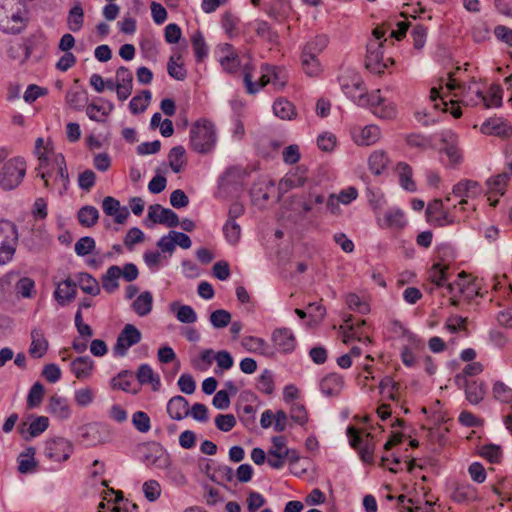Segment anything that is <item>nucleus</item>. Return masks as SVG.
<instances>
[{"mask_svg": "<svg viewBox=\"0 0 512 512\" xmlns=\"http://www.w3.org/2000/svg\"><path fill=\"white\" fill-rule=\"evenodd\" d=\"M27 25V11L23 0H0V30L18 34Z\"/></svg>", "mask_w": 512, "mask_h": 512, "instance_id": "1", "label": "nucleus"}, {"mask_svg": "<svg viewBox=\"0 0 512 512\" xmlns=\"http://www.w3.org/2000/svg\"><path fill=\"white\" fill-rule=\"evenodd\" d=\"M217 141L214 124L206 119L196 121L190 129V146L200 154L210 153Z\"/></svg>", "mask_w": 512, "mask_h": 512, "instance_id": "2", "label": "nucleus"}, {"mask_svg": "<svg viewBox=\"0 0 512 512\" xmlns=\"http://www.w3.org/2000/svg\"><path fill=\"white\" fill-rule=\"evenodd\" d=\"M393 331L395 333H401L407 338V344L402 347L400 353L402 363L406 367H415L420 364L424 356L423 342L397 321L393 323Z\"/></svg>", "mask_w": 512, "mask_h": 512, "instance_id": "3", "label": "nucleus"}, {"mask_svg": "<svg viewBox=\"0 0 512 512\" xmlns=\"http://www.w3.org/2000/svg\"><path fill=\"white\" fill-rule=\"evenodd\" d=\"M18 245V229L10 220L0 218V265L9 263Z\"/></svg>", "mask_w": 512, "mask_h": 512, "instance_id": "4", "label": "nucleus"}, {"mask_svg": "<svg viewBox=\"0 0 512 512\" xmlns=\"http://www.w3.org/2000/svg\"><path fill=\"white\" fill-rule=\"evenodd\" d=\"M338 81L343 93L357 105H365L367 102L363 96L365 87L361 75L354 69L342 70Z\"/></svg>", "mask_w": 512, "mask_h": 512, "instance_id": "5", "label": "nucleus"}, {"mask_svg": "<svg viewBox=\"0 0 512 512\" xmlns=\"http://www.w3.org/2000/svg\"><path fill=\"white\" fill-rule=\"evenodd\" d=\"M26 162L21 157L9 159L0 171V186L4 190H12L22 182L26 174Z\"/></svg>", "mask_w": 512, "mask_h": 512, "instance_id": "6", "label": "nucleus"}, {"mask_svg": "<svg viewBox=\"0 0 512 512\" xmlns=\"http://www.w3.org/2000/svg\"><path fill=\"white\" fill-rule=\"evenodd\" d=\"M461 70L460 67L456 68L455 72H450L448 74V79L445 83V88L448 93L453 94L454 97L457 98L456 102H462L466 105H473L477 104V101H474L473 98H468V92L471 91V86L466 88V85L459 81V79L456 77L457 73ZM450 103L452 104L450 113L455 118H459L462 115V111L460 107H455L454 103L455 101L451 98Z\"/></svg>", "mask_w": 512, "mask_h": 512, "instance_id": "7", "label": "nucleus"}, {"mask_svg": "<svg viewBox=\"0 0 512 512\" xmlns=\"http://www.w3.org/2000/svg\"><path fill=\"white\" fill-rule=\"evenodd\" d=\"M142 461L149 467L158 469H170L172 460L167 450L157 442L143 444Z\"/></svg>", "mask_w": 512, "mask_h": 512, "instance_id": "8", "label": "nucleus"}, {"mask_svg": "<svg viewBox=\"0 0 512 512\" xmlns=\"http://www.w3.org/2000/svg\"><path fill=\"white\" fill-rule=\"evenodd\" d=\"M457 206L454 205L453 209H445L444 201L442 199H434L431 201L426 209L428 221L438 227H444L459 222L456 215Z\"/></svg>", "mask_w": 512, "mask_h": 512, "instance_id": "9", "label": "nucleus"}, {"mask_svg": "<svg viewBox=\"0 0 512 512\" xmlns=\"http://www.w3.org/2000/svg\"><path fill=\"white\" fill-rule=\"evenodd\" d=\"M383 42L370 41L367 44V55L365 59L366 68L375 74L384 73L385 69L388 67V62L393 64L394 61L391 58H388L386 61L383 59L382 52Z\"/></svg>", "mask_w": 512, "mask_h": 512, "instance_id": "10", "label": "nucleus"}, {"mask_svg": "<svg viewBox=\"0 0 512 512\" xmlns=\"http://www.w3.org/2000/svg\"><path fill=\"white\" fill-rule=\"evenodd\" d=\"M73 452V444L63 438L56 437L45 443L44 455L55 462H64L69 459Z\"/></svg>", "mask_w": 512, "mask_h": 512, "instance_id": "11", "label": "nucleus"}, {"mask_svg": "<svg viewBox=\"0 0 512 512\" xmlns=\"http://www.w3.org/2000/svg\"><path fill=\"white\" fill-rule=\"evenodd\" d=\"M142 334L140 330L133 324H126L118 334L116 344L113 347L114 354L117 356H125L130 347L141 341Z\"/></svg>", "mask_w": 512, "mask_h": 512, "instance_id": "12", "label": "nucleus"}, {"mask_svg": "<svg viewBox=\"0 0 512 512\" xmlns=\"http://www.w3.org/2000/svg\"><path fill=\"white\" fill-rule=\"evenodd\" d=\"M347 436L349 438L350 445L355 449H359L361 459L366 463H371L373 461L374 454V445L370 442L372 439L371 434L368 433L366 435L363 445V439L355 427L349 426L347 428Z\"/></svg>", "mask_w": 512, "mask_h": 512, "instance_id": "13", "label": "nucleus"}, {"mask_svg": "<svg viewBox=\"0 0 512 512\" xmlns=\"http://www.w3.org/2000/svg\"><path fill=\"white\" fill-rule=\"evenodd\" d=\"M271 340L274 347L282 353H289L295 349L296 339L288 328H277L273 331Z\"/></svg>", "mask_w": 512, "mask_h": 512, "instance_id": "14", "label": "nucleus"}, {"mask_svg": "<svg viewBox=\"0 0 512 512\" xmlns=\"http://www.w3.org/2000/svg\"><path fill=\"white\" fill-rule=\"evenodd\" d=\"M483 193L479 182L471 179H462L452 188V194L460 199H474Z\"/></svg>", "mask_w": 512, "mask_h": 512, "instance_id": "15", "label": "nucleus"}, {"mask_svg": "<svg viewBox=\"0 0 512 512\" xmlns=\"http://www.w3.org/2000/svg\"><path fill=\"white\" fill-rule=\"evenodd\" d=\"M102 209L107 216H112L117 224L125 223L129 216L128 208L121 206L119 200L112 196L103 199Z\"/></svg>", "mask_w": 512, "mask_h": 512, "instance_id": "16", "label": "nucleus"}, {"mask_svg": "<svg viewBox=\"0 0 512 512\" xmlns=\"http://www.w3.org/2000/svg\"><path fill=\"white\" fill-rule=\"evenodd\" d=\"M113 110L114 105L112 102L98 98V103L92 102L87 105L86 114L90 120L103 123Z\"/></svg>", "mask_w": 512, "mask_h": 512, "instance_id": "17", "label": "nucleus"}, {"mask_svg": "<svg viewBox=\"0 0 512 512\" xmlns=\"http://www.w3.org/2000/svg\"><path fill=\"white\" fill-rule=\"evenodd\" d=\"M242 347L250 353H258L266 357H273L275 351L273 348L263 339L256 336H245L241 340Z\"/></svg>", "mask_w": 512, "mask_h": 512, "instance_id": "18", "label": "nucleus"}, {"mask_svg": "<svg viewBox=\"0 0 512 512\" xmlns=\"http://www.w3.org/2000/svg\"><path fill=\"white\" fill-rule=\"evenodd\" d=\"M405 214L400 208L388 209L383 218H378V224L382 228L402 229L406 225Z\"/></svg>", "mask_w": 512, "mask_h": 512, "instance_id": "19", "label": "nucleus"}, {"mask_svg": "<svg viewBox=\"0 0 512 512\" xmlns=\"http://www.w3.org/2000/svg\"><path fill=\"white\" fill-rule=\"evenodd\" d=\"M47 411L60 420H66L71 416V407L68 400L58 395L50 397Z\"/></svg>", "mask_w": 512, "mask_h": 512, "instance_id": "20", "label": "nucleus"}, {"mask_svg": "<svg viewBox=\"0 0 512 512\" xmlns=\"http://www.w3.org/2000/svg\"><path fill=\"white\" fill-rule=\"evenodd\" d=\"M344 386V378L337 373H330L322 378L320 390L326 396H337Z\"/></svg>", "mask_w": 512, "mask_h": 512, "instance_id": "21", "label": "nucleus"}, {"mask_svg": "<svg viewBox=\"0 0 512 512\" xmlns=\"http://www.w3.org/2000/svg\"><path fill=\"white\" fill-rule=\"evenodd\" d=\"M381 137V132L376 125H367L358 132L353 133V139L357 145L370 146L375 144Z\"/></svg>", "mask_w": 512, "mask_h": 512, "instance_id": "22", "label": "nucleus"}, {"mask_svg": "<svg viewBox=\"0 0 512 512\" xmlns=\"http://www.w3.org/2000/svg\"><path fill=\"white\" fill-rule=\"evenodd\" d=\"M306 170L302 167H297L294 171L286 174L279 183V188L287 192L293 188L302 187L306 183Z\"/></svg>", "mask_w": 512, "mask_h": 512, "instance_id": "23", "label": "nucleus"}, {"mask_svg": "<svg viewBox=\"0 0 512 512\" xmlns=\"http://www.w3.org/2000/svg\"><path fill=\"white\" fill-rule=\"evenodd\" d=\"M48 341L44 335L42 329L34 328L31 331V344L29 348V354L33 358H41L45 355L48 350Z\"/></svg>", "mask_w": 512, "mask_h": 512, "instance_id": "24", "label": "nucleus"}, {"mask_svg": "<svg viewBox=\"0 0 512 512\" xmlns=\"http://www.w3.org/2000/svg\"><path fill=\"white\" fill-rule=\"evenodd\" d=\"M261 72H262V75H261L259 81L253 82L252 81V73H251L249 67L245 66L243 81H244V84H245V87H246L248 93L255 94L262 87H264L268 83H271L270 82L271 81L270 74L267 71V64H265L261 67Z\"/></svg>", "mask_w": 512, "mask_h": 512, "instance_id": "25", "label": "nucleus"}, {"mask_svg": "<svg viewBox=\"0 0 512 512\" xmlns=\"http://www.w3.org/2000/svg\"><path fill=\"white\" fill-rule=\"evenodd\" d=\"M167 413L174 420H182L189 415V403L183 396L172 397L167 403Z\"/></svg>", "mask_w": 512, "mask_h": 512, "instance_id": "26", "label": "nucleus"}, {"mask_svg": "<svg viewBox=\"0 0 512 512\" xmlns=\"http://www.w3.org/2000/svg\"><path fill=\"white\" fill-rule=\"evenodd\" d=\"M441 140L445 144V147L442 148L444 153L449 158L452 164L460 163L462 159L461 152L456 145L457 137L451 131H445L441 134Z\"/></svg>", "mask_w": 512, "mask_h": 512, "instance_id": "27", "label": "nucleus"}, {"mask_svg": "<svg viewBox=\"0 0 512 512\" xmlns=\"http://www.w3.org/2000/svg\"><path fill=\"white\" fill-rule=\"evenodd\" d=\"M70 368L77 379H88L92 375L94 361L89 356H81L74 359Z\"/></svg>", "mask_w": 512, "mask_h": 512, "instance_id": "28", "label": "nucleus"}, {"mask_svg": "<svg viewBox=\"0 0 512 512\" xmlns=\"http://www.w3.org/2000/svg\"><path fill=\"white\" fill-rule=\"evenodd\" d=\"M56 301L64 306L76 297V283L70 278L61 282L54 291Z\"/></svg>", "mask_w": 512, "mask_h": 512, "instance_id": "29", "label": "nucleus"}, {"mask_svg": "<svg viewBox=\"0 0 512 512\" xmlns=\"http://www.w3.org/2000/svg\"><path fill=\"white\" fill-rule=\"evenodd\" d=\"M221 51L224 54L220 59L222 68L229 73L236 72L240 67V59L233 46L226 43L221 47Z\"/></svg>", "mask_w": 512, "mask_h": 512, "instance_id": "30", "label": "nucleus"}, {"mask_svg": "<svg viewBox=\"0 0 512 512\" xmlns=\"http://www.w3.org/2000/svg\"><path fill=\"white\" fill-rule=\"evenodd\" d=\"M395 171L398 175L400 186L408 192H415L417 187L412 179V167L406 162H398Z\"/></svg>", "mask_w": 512, "mask_h": 512, "instance_id": "31", "label": "nucleus"}, {"mask_svg": "<svg viewBox=\"0 0 512 512\" xmlns=\"http://www.w3.org/2000/svg\"><path fill=\"white\" fill-rule=\"evenodd\" d=\"M478 101H482L486 108L500 107L502 105V89L499 85H492L489 88L488 95H484L480 90L473 91Z\"/></svg>", "mask_w": 512, "mask_h": 512, "instance_id": "32", "label": "nucleus"}, {"mask_svg": "<svg viewBox=\"0 0 512 512\" xmlns=\"http://www.w3.org/2000/svg\"><path fill=\"white\" fill-rule=\"evenodd\" d=\"M81 442L87 446H95L102 442L100 426L96 423L86 424L79 428Z\"/></svg>", "mask_w": 512, "mask_h": 512, "instance_id": "33", "label": "nucleus"}, {"mask_svg": "<svg viewBox=\"0 0 512 512\" xmlns=\"http://www.w3.org/2000/svg\"><path fill=\"white\" fill-rule=\"evenodd\" d=\"M74 282L86 294L96 296L101 291L98 281L89 273H78Z\"/></svg>", "mask_w": 512, "mask_h": 512, "instance_id": "34", "label": "nucleus"}, {"mask_svg": "<svg viewBox=\"0 0 512 512\" xmlns=\"http://www.w3.org/2000/svg\"><path fill=\"white\" fill-rule=\"evenodd\" d=\"M390 159L383 150H376L368 158L369 170L374 175H380L388 167Z\"/></svg>", "mask_w": 512, "mask_h": 512, "instance_id": "35", "label": "nucleus"}, {"mask_svg": "<svg viewBox=\"0 0 512 512\" xmlns=\"http://www.w3.org/2000/svg\"><path fill=\"white\" fill-rule=\"evenodd\" d=\"M121 268L117 265L110 266L102 276V287L108 293H114L119 288L118 280L121 277Z\"/></svg>", "mask_w": 512, "mask_h": 512, "instance_id": "36", "label": "nucleus"}, {"mask_svg": "<svg viewBox=\"0 0 512 512\" xmlns=\"http://www.w3.org/2000/svg\"><path fill=\"white\" fill-rule=\"evenodd\" d=\"M153 305V296L149 291H144L140 293L137 298L132 303V308L134 312L140 316H147L151 310Z\"/></svg>", "mask_w": 512, "mask_h": 512, "instance_id": "37", "label": "nucleus"}, {"mask_svg": "<svg viewBox=\"0 0 512 512\" xmlns=\"http://www.w3.org/2000/svg\"><path fill=\"white\" fill-rule=\"evenodd\" d=\"M84 24V11L80 2H75L67 17L68 29L72 32L79 31Z\"/></svg>", "mask_w": 512, "mask_h": 512, "instance_id": "38", "label": "nucleus"}, {"mask_svg": "<svg viewBox=\"0 0 512 512\" xmlns=\"http://www.w3.org/2000/svg\"><path fill=\"white\" fill-rule=\"evenodd\" d=\"M137 379L141 384H151L154 391L159 390L161 386L160 378L155 375L148 364H142L137 371Z\"/></svg>", "mask_w": 512, "mask_h": 512, "instance_id": "39", "label": "nucleus"}, {"mask_svg": "<svg viewBox=\"0 0 512 512\" xmlns=\"http://www.w3.org/2000/svg\"><path fill=\"white\" fill-rule=\"evenodd\" d=\"M510 180V174L507 172L500 173L494 177L489 178L486 181L487 192L495 193L498 195H504L506 190V185Z\"/></svg>", "mask_w": 512, "mask_h": 512, "instance_id": "40", "label": "nucleus"}, {"mask_svg": "<svg viewBox=\"0 0 512 512\" xmlns=\"http://www.w3.org/2000/svg\"><path fill=\"white\" fill-rule=\"evenodd\" d=\"M36 450L33 447H28L18 457V470L20 473L26 474L34 470L36 466L35 461Z\"/></svg>", "mask_w": 512, "mask_h": 512, "instance_id": "41", "label": "nucleus"}, {"mask_svg": "<svg viewBox=\"0 0 512 512\" xmlns=\"http://www.w3.org/2000/svg\"><path fill=\"white\" fill-rule=\"evenodd\" d=\"M452 499L458 503L474 501L477 499V491L469 484L458 485L452 493Z\"/></svg>", "mask_w": 512, "mask_h": 512, "instance_id": "42", "label": "nucleus"}, {"mask_svg": "<svg viewBox=\"0 0 512 512\" xmlns=\"http://www.w3.org/2000/svg\"><path fill=\"white\" fill-rule=\"evenodd\" d=\"M273 111L277 117L283 120H290L296 115L294 105L283 98H279L274 102Z\"/></svg>", "mask_w": 512, "mask_h": 512, "instance_id": "43", "label": "nucleus"}, {"mask_svg": "<svg viewBox=\"0 0 512 512\" xmlns=\"http://www.w3.org/2000/svg\"><path fill=\"white\" fill-rule=\"evenodd\" d=\"M99 219V211L94 206H84L78 211V221L83 227H93Z\"/></svg>", "mask_w": 512, "mask_h": 512, "instance_id": "44", "label": "nucleus"}, {"mask_svg": "<svg viewBox=\"0 0 512 512\" xmlns=\"http://www.w3.org/2000/svg\"><path fill=\"white\" fill-rule=\"evenodd\" d=\"M328 38L325 35H318L307 42L303 48L302 55L317 57L327 46Z\"/></svg>", "mask_w": 512, "mask_h": 512, "instance_id": "45", "label": "nucleus"}, {"mask_svg": "<svg viewBox=\"0 0 512 512\" xmlns=\"http://www.w3.org/2000/svg\"><path fill=\"white\" fill-rule=\"evenodd\" d=\"M151 100V92L143 90L141 94L134 96L130 103L129 108L132 114H139L146 110Z\"/></svg>", "mask_w": 512, "mask_h": 512, "instance_id": "46", "label": "nucleus"}, {"mask_svg": "<svg viewBox=\"0 0 512 512\" xmlns=\"http://www.w3.org/2000/svg\"><path fill=\"white\" fill-rule=\"evenodd\" d=\"M379 389L382 394H386L387 397L392 401H398V391L400 384L390 376H385L379 383Z\"/></svg>", "mask_w": 512, "mask_h": 512, "instance_id": "47", "label": "nucleus"}, {"mask_svg": "<svg viewBox=\"0 0 512 512\" xmlns=\"http://www.w3.org/2000/svg\"><path fill=\"white\" fill-rule=\"evenodd\" d=\"M176 311V318L185 324H192L197 321V314L194 309L189 305H177V303L171 304V309Z\"/></svg>", "mask_w": 512, "mask_h": 512, "instance_id": "48", "label": "nucleus"}, {"mask_svg": "<svg viewBox=\"0 0 512 512\" xmlns=\"http://www.w3.org/2000/svg\"><path fill=\"white\" fill-rule=\"evenodd\" d=\"M184 155L185 149L182 146H175L170 150L168 159L173 172L179 173L182 170L185 164Z\"/></svg>", "mask_w": 512, "mask_h": 512, "instance_id": "49", "label": "nucleus"}, {"mask_svg": "<svg viewBox=\"0 0 512 512\" xmlns=\"http://www.w3.org/2000/svg\"><path fill=\"white\" fill-rule=\"evenodd\" d=\"M132 381V373L127 370H123L116 377L112 378L111 386L113 389L131 392Z\"/></svg>", "mask_w": 512, "mask_h": 512, "instance_id": "50", "label": "nucleus"}, {"mask_svg": "<svg viewBox=\"0 0 512 512\" xmlns=\"http://www.w3.org/2000/svg\"><path fill=\"white\" fill-rule=\"evenodd\" d=\"M223 233L231 245H236L241 238V227L236 221L227 220L223 226Z\"/></svg>", "mask_w": 512, "mask_h": 512, "instance_id": "51", "label": "nucleus"}, {"mask_svg": "<svg viewBox=\"0 0 512 512\" xmlns=\"http://www.w3.org/2000/svg\"><path fill=\"white\" fill-rule=\"evenodd\" d=\"M191 41L196 60L201 62L208 55V47L202 33L200 31L195 32Z\"/></svg>", "mask_w": 512, "mask_h": 512, "instance_id": "52", "label": "nucleus"}, {"mask_svg": "<svg viewBox=\"0 0 512 512\" xmlns=\"http://www.w3.org/2000/svg\"><path fill=\"white\" fill-rule=\"evenodd\" d=\"M302 68L306 75L310 77L318 76L321 71L322 67L317 57L311 56V54L308 55H302Z\"/></svg>", "mask_w": 512, "mask_h": 512, "instance_id": "53", "label": "nucleus"}, {"mask_svg": "<svg viewBox=\"0 0 512 512\" xmlns=\"http://www.w3.org/2000/svg\"><path fill=\"white\" fill-rule=\"evenodd\" d=\"M54 162L58 168L55 181H60L62 183L63 190L66 191L69 184V174L65 158L62 154H57L55 156Z\"/></svg>", "mask_w": 512, "mask_h": 512, "instance_id": "54", "label": "nucleus"}, {"mask_svg": "<svg viewBox=\"0 0 512 512\" xmlns=\"http://www.w3.org/2000/svg\"><path fill=\"white\" fill-rule=\"evenodd\" d=\"M447 266L439 263L434 264L429 271V279L437 287H444L447 280Z\"/></svg>", "mask_w": 512, "mask_h": 512, "instance_id": "55", "label": "nucleus"}, {"mask_svg": "<svg viewBox=\"0 0 512 512\" xmlns=\"http://www.w3.org/2000/svg\"><path fill=\"white\" fill-rule=\"evenodd\" d=\"M481 131L485 134L508 135L506 125L500 119L486 121L482 124Z\"/></svg>", "mask_w": 512, "mask_h": 512, "instance_id": "56", "label": "nucleus"}, {"mask_svg": "<svg viewBox=\"0 0 512 512\" xmlns=\"http://www.w3.org/2000/svg\"><path fill=\"white\" fill-rule=\"evenodd\" d=\"M210 323L216 329L225 328L231 322V314L227 310L217 309L210 314Z\"/></svg>", "mask_w": 512, "mask_h": 512, "instance_id": "57", "label": "nucleus"}, {"mask_svg": "<svg viewBox=\"0 0 512 512\" xmlns=\"http://www.w3.org/2000/svg\"><path fill=\"white\" fill-rule=\"evenodd\" d=\"M471 36L477 43L484 42L490 38V28L484 21L478 20L471 29Z\"/></svg>", "mask_w": 512, "mask_h": 512, "instance_id": "58", "label": "nucleus"}, {"mask_svg": "<svg viewBox=\"0 0 512 512\" xmlns=\"http://www.w3.org/2000/svg\"><path fill=\"white\" fill-rule=\"evenodd\" d=\"M267 71L270 74L271 84L276 89H282L287 82V76L285 74V71L280 67L268 65V64H267Z\"/></svg>", "mask_w": 512, "mask_h": 512, "instance_id": "59", "label": "nucleus"}, {"mask_svg": "<svg viewBox=\"0 0 512 512\" xmlns=\"http://www.w3.org/2000/svg\"><path fill=\"white\" fill-rule=\"evenodd\" d=\"M44 396V387L41 383L36 382L30 388L27 396V405L29 408H35L40 405Z\"/></svg>", "mask_w": 512, "mask_h": 512, "instance_id": "60", "label": "nucleus"}, {"mask_svg": "<svg viewBox=\"0 0 512 512\" xmlns=\"http://www.w3.org/2000/svg\"><path fill=\"white\" fill-rule=\"evenodd\" d=\"M465 393L471 404H478L484 398V390L476 381L467 383Z\"/></svg>", "mask_w": 512, "mask_h": 512, "instance_id": "61", "label": "nucleus"}, {"mask_svg": "<svg viewBox=\"0 0 512 512\" xmlns=\"http://www.w3.org/2000/svg\"><path fill=\"white\" fill-rule=\"evenodd\" d=\"M132 424L141 433H147L151 429L150 418L143 411H137L132 415Z\"/></svg>", "mask_w": 512, "mask_h": 512, "instance_id": "62", "label": "nucleus"}, {"mask_svg": "<svg viewBox=\"0 0 512 512\" xmlns=\"http://www.w3.org/2000/svg\"><path fill=\"white\" fill-rule=\"evenodd\" d=\"M257 389L260 392L265 393L267 395H270L273 393L274 380H273V375H272L271 371L266 369L262 372V374L258 378Z\"/></svg>", "mask_w": 512, "mask_h": 512, "instance_id": "63", "label": "nucleus"}, {"mask_svg": "<svg viewBox=\"0 0 512 512\" xmlns=\"http://www.w3.org/2000/svg\"><path fill=\"white\" fill-rule=\"evenodd\" d=\"M494 398L503 402V403H510L512 402V389L508 387L503 382H496L493 385L492 389Z\"/></svg>", "mask_w": 512, "mask_h": 512, "instance_id": "64", "label": "nucleus"}]
</instances>
